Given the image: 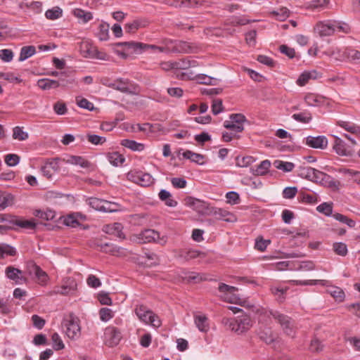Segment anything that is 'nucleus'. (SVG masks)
I'll use <instances>...</instances> for the list:
<instances>
[{
	"mask_svg": "<svg viewBox=\"0 0 360 360\" xmlns=\"http://www.w3.org/2000/svg\"><path fill=\"white\" fill-rule=\"evenodd\" d=\"M222 323L231 330L238 334L246 332L252 325V320L248 315H243L237 319L224 318Z\"/></svg>",
	"mask_w": 360,
	"mask_h": 360,
	"instance_id": "obj_1",
	"label": "nucleus"
},
{
	"mask_svg": "<svg viewBox=\"0 0 360 360\" xmlns=\"http://www.w3.org/2000/svg\"><path fill=\"white\" fill-rule=\"evenodd\" d=\"M264 316H271L281 326L283 332L290 337L295 334V326L290 317L278 311H265Z\"/></svg>",
	"mask_w": 360,
	"mask_h": 360,
	"instance_id": "obj_2",
	"label": "nucleus"
},
{
	"mask_svg": "<svg viewBox=\"0 0 360 360\" xmlns=\"http://www.w3.org/2000/svg\"><path fill=\"white\" fill-rule=\"evenodd\" d=\"M63 327L66 335L70 339H76L80 336L81 328L79 319L70 314L63 321Z\"/></svg>",
	"mask_w": 360,
	"mask_h": 360,
	"instance_id": "obj_3",
	"label": "nucleus"
},
{
	"mask_svg": "<svg viewBox=\"0 0 360 360\" xmlns=\"http://www.w3.org/2000/svg\"><path fill=\"white\" fill-rule=\"evenodd\" d=\"M105 85L124 94L135 95L139 93V86L128 79L120 78Z\"/></svg>",
	"mask_w": 360,
	"mask_h": 360,
	"instance_id": "obj_4",
	"label": "nucleus"
},
{
	"mask_svg": "<svg viewBox=\"0 0 360 360\" xmlns=\"http://www.w3.org/2000/svg\"><path fill=\"white\" fill-rule=\"evenodd\" d=\"M139 243H157L161 245L166 244L167 238L165 236L160 237V233L153 229H146L137 235Z\"/></svg>",
	"mask_w": 360,
	"mask_h": 360,
	"instance_id": "obj_5",
	"label": "nucleus"
},
{
	"mask_svg": "<svg viewBox=\"0 0 360 360\" xmlns=\"http://www.w3.org/2000/svg\"><path fill=\"white\" fill-rule=\"evenodd\" d=\"M8 222L13 227L17 226L22 229H34L36 224L31 220H25L11 214H0V222Z\"/></svg>",
	"mask_w": 360,
	"mask_h": 360,
	"instance_id": "obj_6",
	"label": "nucleus"
},
{
	"mask_svg": "<svg viewBox=\"0 0 360 360\" xmlns=\"http://www.w3.org/2000/svg\"><path fill=\"white\" fill-rule=\"evenodd\" d=\"M230 120L224 122V127L235 132H242L244 130V123L247 122L245 117L240 113L231 114Z\"/></svg>",
	"mask_w": 360,
	"mask_h": 360,
	"instance_id": "obj_7",
	"label": "nucleus"
},
{
	"mask_svg": "<svg viewBox=\"0 0 360 360\" xmlns=\"http://www.w3.org/2000/svg\"><path fill=\"white\" fill-rule=\"evenodd\" d=\"M185 205L201 214L210 215V206L206 202L188 196L184 199Z\"/></svg>",
	"mask_w": 360,
	"mask_h": 360,
	"instance_id": "obj_8",
	"label": "nucleus"
},
{
	"mask_svg": "<svg viewBox=\"0 0 360 360\" xmlns=\"http://www.w3.org/2000/svg\"><path fill=\"white\" fill-rule=\"evenodd\" d=\"M27 271L30 275L34 274L37 282L41 285H46L49 280L48 274L43 271L41 267L33 262H30L27 264Z\"/></svg>",
	"mask_w": 360,
	"mask_h": 360,
	"instance_id": "obj_9",
	"label": "nucleus"
},
{
	"mask_svg": "<svg viewBox=\"0 0 360 360\" xmlns=\"http://www.w3.org/2000/svg\"><path fill=\"white\" fill-rule=\"evenodd\" d=\"M127 179L142 186H148L153 183V176L148 173L141 172H130L127 173Z\"/></svg>",
	"mask_w": 360,
	"mask_h": 360,
	"instance_id": "obj_10",
	"label": "nucleus"
},
{
	"mask_svg": "<svg viewBox=\"0 0 360 360\" xmlns=\"http://www.w3.org/2000/svg\"><path fill=\"white\" fill-rule=\"evenodd\" d=\"M210 215H213L218 220H223L228 222L236 221L234 214L221 208L210 207Z\"/></svg>",
	"mask_w": 360,
	"mask_h": 360,
	"instance_id": "obj_11",
	"label": "nucleus"
},
{
	"mask_svg": "<svg viewBox=\"0 0 360 360\" xmlns=\"http://www.w3.org/2000/svg\"><path fill=\"white\" fill-rule=\"evenodd\" d=\"M333 21H320L316 25L314 30L321 37L330 36L335 33Z\"/></svg>",
	"mask_w": 360,
	"mask_h": 360,
	"instance_id": "obj_12",
	"label": "nucleus"
},
{
	"mask_svg": "<svg viewBox=\"0 0 360 360\" xmlns=\"http://www.w3.org/2000/svg\"><path fill=\"white\" fill-rule=\"evenodd\" d=\"M59 169L58 159L47 160L41 167V172L44 176L51 179L53 174Z\"/></svg>",
	"mask_w": 360,
	"mask_h": 360,
	"instance_id": "obj_13",
	"label": "nucleus"
},
{
	"mask_svg": "<svg viewBox=\"0 0 360 360\" xmlns=\"http://www.w3.org/2000/svg\"><path fill=\"white\" fill-rule=\"evenodd\" d=\"M333 149L340 155L352 156L354 150L349 146H347L344 141L338 136H334Z\"/></svg>",
	"mask_w": 360,
	"mask_h": 360,
	"instance_id": "obj_14",
	"label": "nucleus"
},
{
	"mask_svg": "<svg viewBox=\"0 0 360 360\" xmlns=\"http://www.w3.org/2000/svg\"><path fill=\"white\" fill-rule=\"evenodd\" d=\"M105 335L107 344L110 347H114L118 345L121 340V333L120 330L115 327L106 328Z\"/></svg>",
	"mask_w": 360,
	"mask_h": 360,
	"instance_id": "obj_15",
	"label": "nucleus"
},
{
	"mask_svg": "<svg viewBox=\"0 0 360 360\" xmlns=\"http://www.w3.org/2000/svg\"><path fill=\"white\" fill-rule=\"evenodd\" d=\"M5 273L9 279L14 281L17 284H22L27 281L25 277L21 276L22 271L12 266L6 267Z\"/></svg>",
	"mask_w": 360,
	"mask_h": 360,
	"instance_id": "obj_16",
	"label": "nucleus"
},
{
	"mask_svg": "<svg viewBox=\"0 0 360 360\" xmlns=\"http://www.w3.org/2000/svg\"><path fill=\"white\" fill-rule=\"evenodd\" d=\"M324 173L314 168L307 167L301 169L300 176L312 181H318L319 179H323L322 177Z\"/></svg>",
	"mask_w": 360,
	"mask_h": 360,
	"instance_id": "obj_17",
	"label": "nucleus"
},
{
	"mask_svg": "<svg viewBox=\"0 0 360 360\" xmlns=\"http://www.w3.org/2000/svg\"><path fill=\"white\" fill-rule=\"evenodd\" d=\"M306 144L314 148L324 149L327 147L328 140L324 136H309L306 139Z\"/></svg>",
	"mask_w": 360,
	"mask_h": 360,
	"instance_id": "obj_18",
	"label": "nucleus"
},
{
	"mask_svg": "<svg viewBox=\"0 0 360 360\" xmlns=\"http://www.w3.org/2000/svg\"><path fill=\"white\" fill-rule=\"evenodd\" d=\"M148 25V21L146 18H136L132 20L131 22H127L124 29L127 32L134 33L136 30L146 27Z\"/></svg>",
	"mask_w": 360,
	"mask_h": 360,
	"instance_id": "obj_19",
	"label": "nucleus"
},
{
	"mask_svg": "<svg viewBox=\"0 0 360 360\" xmlns=\"http://www.w3.org/2000/svg\"><path fill=\"white\" fill-rule=\"evenodd\" d=\"M194 323L198 329L202 333H207L210 330V323L207 316L205 314H193Z\"/></svg>",
	"mask_w": 360,
	"mask_h": 360,
	"instance_id": "obj_20",
	"label": "nucleus"
},
{
	"mask_svg": "<svg viewBox=\"0 0 360 360\" xmlns=\"http://www.w3.org/2000/svg\"><path fill=\"white\" fill-rule=\"evenodd\" d=\"M117 46H123L124 50L129 53H141L143 52L144 44L136 41H124L116 44Z\"/></svg>",
	"mask_w": 360,
	"mask_h": 360,
	"instance_id": "obj_21",
	"label": "nucleus"
},
{
	"mask_svg": "<svg viewBox=\"0 0 360 360\" xmlns=\"http://www.w3.org/2000/svg\"><path fill=\"white\" fill-rule=\"evenodd\" d=\"M122 228L120 223H114L105 226L103 230L108 234L115 235L117 238L124 239L125 236L122 232Z\"/></svg>",
	"mask_w": 360,
	"mask_h": 360,
	"instance_id": "obj_22",
	"label": "nucleus"
},
{
	"mask_svg": "<svg viewBox=\"0 0 360 360\" xmlns=\"http://www.w3.org/2000/svg\"><path fill=\"white\" fill-rule=\"evenodd\" d=\"M342 57L343 59H348L354 63L360 64V51L357 50L345 49L342 52Z\"/></svg>",
	"mask_w": 360,
	"mask_h": 360,
	"instance_id": "obj_23",
	"label": "nucleus"
},
{
	"mask_svg": "<svg viewBox=\"0 0 360 360\" xmlns=\"http://www.w3.org/2000/svg\"><path fill=\"white\" fill-rule=\"evenodd\" d=\"M304 101L309 106H319L323 104L324 98L319 95L309 94L305 96Z\"/></svg>",
	"mask_w": 360,
	"mask_h": 360,
	"instance_id": "obj_24",
	"label": "nucleus"
},
{
	"mask_svg": "<svg viewBox=\"0 0 360 360\" xmlns=\"http://www.w3.org/2000/svg\"><path fill=\"white\" fill-rule=\"evenodd\" d=\"M140 320L145 323L150 324L155 328H159L161 326V321L160 318L152 311H150V313H148V315L146 314V316L141 318Z\"/></svg>",
	"mask_w": 360,
	"mask_h": 360,
	"instance_id": "obj_25",
	"label": "nucleus"
},
{
	"mask_svg": "<svg viewBox=\"0 0 360 360\" xmlns=\"http://www.w3.org/2000/svg\"><path fill=\"white\" fill-rule=\"evenodd\" d=\"M169 51L188 53L192 51V48L186 41H176L175 45L170 49Z\"/></svg>",
	"mask_w": 360,
	"mask_h": 360,
	"instance_id": "obj_26",
	"label": "nucleus"
},
{
	"mask_svg": "<svg viewBox=\"0 0 360 360\" xmlns=\"http://www.w3.org/2000/svg\"><path fill=\"white\" fill-rule=\"evenodd\" d=\"M66 162L71 165H79L82 168H87L89 167L90 163L88 160H85L81 156L72 155L70 156Z\"/></svg>",
	"mask_w": 360,
	"mask_h": 360,
	"instance_id": "obj_27",
	"label": "nucleus"
},
{
	"mask_svg": "<svg viewBox=\"0 0 360 360\" xmlns=\"http://www.w3.org/2000/svg\"><path fill=\"white\" fill-rule=\"evenodd\" d=\"M38 86L43 90L56 89L58 87L56 80L47 78L40 79L37 82Z\"/></svg>",
	"mask_w": 360,
	"mask_h": 360,
	"instance_id": "obj_28",
	"label": "nucleus"
},
{
	"mask_svg": "<svg viewBox=\"0 0 360 360\" xmlns=\"http://www.w3.org/2000/svg\"><path fill=\"white\" fill-rule=\"evenodd\" d=\"M121 145L133 151H142L144 149L143 143H138L134 140L123 139L121 141Z\"/></svg>",
	"mask_w": 360,
	"mask_h": 360,
	"instance_id": "obj_29",
	"label": "nucleus"
},
{
	"mask_svg": "<svg viewBox=\"0 0 360 360\" xmlns=\"http://www.w3.org/2000/svg\"><path fill=\"white\" fill-rule=\"evenodd\" d=\"M270 15L278 20L284 21L289 17L290 11L285 7H282L277 11L270 12Z\"/></svg>",
	"mask_w": 360,
	"mask_h": 360,
	"instance_id": "obj_30",
	"label": "nucleus"
},
{
	"mask_svg": "<svg viewBox=\"0 0 360 360\" xmlns=\"http://www.w3.org/2000/svg\"><path fill=\"white\" fill-rule=\"evenodd\" d=\"M183 156L186 159L191 160L192 162L202 165L203 163L202 160L204 159V155L193 153L191 150H186L183 153Z\"/></svg>",
	"mask_w": 360,
	"mask_h": 360,
	"instance_id": "obj_31",
	"label": "nucleus"
},
{
	"mask_svg": "<svg viewBox=\"0 0 360 360\" xmlns=\"http://www.w3.org/2000/svg\"><path fill=\"white\" fill-rule=\"evenodd\" d=\"M323 179L322 181H325L327 186L332 189L333 191H338L341 186V183L340 181L336 180L331 177L329 175H327L324 173V175L322 176Z\"/></svg>",
	"mask_w": 360,
	"mask_h": 360,
	"instance_id": "obj_32",
	"label": "nucleus"
},
{
	"mask_svg": "<svg viewBox=\"0 0 360 360\" xmlns=\"http://www.w3.org/2000/svg\"><path fill=\"white\" fill-rule=\"evenodd\" d=\"M195 79L199 84L208 85H216L218 82V79L210 77L205 74H199L196 75Z\"/></svg>",
	"mask_w": 360,
	"mask_h": 360,
	"instance_id": "obj_33",
	"label": "nucleus"
},
{
	"mask_svg": "<svg viewBox=\"0 0 360 360\" xmlns=\"http://www.w3.org/2000/svg\"><path fill=\"white\" fill-rule=\"evenodd\" d=\"M36 53V49L34 46H26L21 49L19 60L23 61L32 56Z\"/></svg>",
	"mask_w": 360,
	"mask_h": 360,
	"instance_id": "obj_34",
	"label": "nucleus"
},
{
	"mask_svg": "<svg viewBox=\"0 0 360 360\" xmlns=\"http://www.w3.org/2000/svg\"><path fill=\"white\" fill-rule=\"evenodd\" d=\"M338 125L352 134H360V127L354 124L346 121H339Z\"/></svg>",
	"mask_w": 360,
	"mask_h": 360,
	"instance_id": "obj_35",
	"label": "nucleus"
},
{
	"mask_svg": "<svg viewBox=\"0 0 360 360\" xmlns=\"http://www.w3.org/2000/svg\"><path fill=\"white\" fill-rule=\"evenodd\" d=\"M271 166V162L268 160H263L260 162V164L257 166V167L253 171V174L255 175H264L266 174L269 169Z\"/></svg>",
	"mask_w": 360,
	"mask_h": 360,
	"instance_id": "obj_36",
	"label": "nucleus"
},
{
	"mask_svg": "<svg viewBox=\"0 0 360 360\" xmlns=\"http://www.w3.org/2000/svg\"><path fill=\"white\" fill-rule=\"evenodd\" d=\"M316 78V72H304L297 79V84L300 86L305 85L310 79Z\"/></svg>",
	"mask_w": 360,
	"mask_h": 360,
	"instance_id": "obj_37",
	"label": "nucleus"
},
{
	"mask_svg": "<svg viewBox=\"0 0 360 360\" xmlns=\"http://www.w3.org/2000/svg\"><path fill=\"white\" fill-rule=\"evenodd\" d=\"M101 247L102 251L110 253L112 255H120L123 252L122 248L115 246L112 244L105 243L103 245H101Z\"/></svg>",
	"mask_w": 360,
	"mask_h": 360,
	"instance_id": "obj_38",
	"label": "nucleus"
},
{
	"mask_svg": "<svg viewBox=\"0 0 360 360\" xmlns=\"http://www.w3.org/2000/svg\"><path fill=\"white\" fill-rule=\"evenodd\" d=\"M108 159L110 164L114 166H119L124 161V158L117 152L110 153L108 154Z\"/></svg>",
	"mask_w": 360,
	"mask_h": 360,
	"instance_id": "obj_39",
	"label": "nucleus"
},
{
	"mask_svg": "<svg viewBox=\"0 0 360 360\" xmlns=\"http://www.w3.org/2000/svg\"><path fill=\"white\" fill-rule=\"evenodd\" d=\"M274 165L276 169L286 172H291L295 167V165L292 162H284L282 160L274 161Z\"/></svg>",
	"mask_w": 360,
	"mask_h": 360,
	"instance_id": "obj_40",
	"label": "nucleus"
},
{
	"mask_svg": "<svg viewBox=\"0 0 360 360\" xmlns=\"http://www.w3.org/2000/svg\"><path fill=\"white\" fill-rule=\"evenodd\" d=\"M73 14L76 18L82 19L83 22H87L93 18L91 13L86 12L80 8L75 9L73 11Z\"/></svg>",
	"mask_w": 360,
	"mask_h": 360,
	"instance_id": "obj_41",
	"label": "nucleus"
},
{
	"mask_svg": "<svg viewBox=\"0 0 360 360\" xmlns=\"http://www.w3.org/2000/svg\"><path fill=\"white\" fill-rule=\"evenodd\" d=\"M99 30L97 36L101 41H106L109 37V25L108 23H101L98 27Z\"/></svg>",
	"mask_w": 360,
	"mask_h": 360,
	"instance_id": "obj_42",
	"label": "nucleus"
},
{
	"mask_svg": "<svg viewBox=\"0 0 360 360\" xmlns=\"http://www.w3.org/2000/svg\"><path fill=\"white\" fill-rule=\"evenodd\" d=\"M5 255L14 256L16 255V250L10 245L6 243H0V257L3 258Z\"/></svg>",
	"mask_w": 360,
	"mask_h": 360,
	"instance_id": "obj_43",
	"label": "nucleus"
},
{
	"mask_svg": "<svg viewBox=\"0 0 360 360\" xmlns=\"http://www.w3.org/2000/svg\"><path fill=\"white\" fill-rule=\"evenodd\" d=\"M76 102L78 106L81 108L86 109L89 111H93L95 108L94 103L84 98L77 96L76 98Z\"/></svg>",
	"mask_w": 360,
	"mask_h": 360,
	"instance_id": "obj_44",
	"label": "nucleus"
},
{
	"mask_svg": "<svg viewBox=\"0 0 360 360\" xmlns=\"http://www.w3.org/2000/svg\"><path fill=\"white\" fill-rule=\"evenodd\" d=\"M63 11L60 8L56 6L46 11L45 15L49 20H56L61 17Z\"/></svg>",
	"mask_w": 360,
	"mask_h": 360,
	"instance_id": "obj_45",
	"label": "nucleus"
},
{
	"mask_svg": "<svg viewBox=\"0 0 360 360\" xmlns=\"http://www.w3.org/2000/svg\"><path fill=\"white\" fill-rule=\"evenodd\" d=\"M175 70H187L193 65V61H191L186 58L179 59L178 60L174 61Z\"/></svg>",
	"mask_w": 360,
	"mask_h": 360,
	"instance_id": "obj_46",
	"label": "nucleus"
},
{
	"mask_svg": "<svg viewBox=\"0 0 360 360\" xmlns=\"http://www.w3.org/2000/svg\"><path fill=\"white\" fill-rule=\"evenodd\" d=\"M291 282L295 283L296 285H326L328 283V281L326 280H307V281H291Z\"/></svg>",
	"mask_w": 360,
	"mask_h": 360,
	"instance_id": "obj_47",
	"label": "nucleus"
},
{
	"mask_svg": "<svg viewBox=\"0 0 360 360\" xmlns=\"http://www.w3.org/2000/svg\"><path fill=\"white\" fill-rule=\"evenodd\" d=\"M330 295L335 299L336 301L342 302L345 298V292L338 287H333L328 290Z\"/></svg>",
	"mask_w": 360,
	"mask_h": 360,
	"instance_id": "obj_48",
	"label": "nucleus"
},
{
	"mask_svg": "<svg viewBox=\"0 0 360 360\" xmlns=\"http://www.w3.org/2000/svg\"><path fill=\"white\" fill-rule=\"evenodd\" d=\"M13 138L19 141H25L28 138V134L22 127H15L13 129Z\"/></svg>",
	"mask_w": 360,
	"mask_h": 360,
	"instance_id": "obj_49",
	"label": "nucleus"
},
{
	"mask_svg": "<svg viewBox=\"0 0 360 360\" xmlns=\"http://www.w3.org/2000/svg\"><path fill=\"white\" fill-rule=\"evenodd\" d=\"M333 27L335 28V32H342L345 34H347L350 32V27L348 24L343 22H339V21H333Z\"/></svg>",
	"mask_w": 360,
	"mask_h": 360,
	"instance_id": "obj_50",
	"label": "nucleus"
},
{
	"mask_svg": "<svg viewBox=\"0 0 360 360\" xmlns=\"http://www.w3.org/2000/svg\"><path fill=\"white\" fill-rule=\"evenodd\" d=\"M334 252L340 256H345L347 254V248L344 243H335L333 245Z\"/></svg>",
	"mask_w": 360,
	"mask_h": 360,
	"instance_id": "obj_51",
	"label": "nucleus"
},
{
	"mask_svg": "<svg viewBox=\"0 0 360 360\" xmlns=\"http://www.w3.org/2000/svg\"><path fill=\"white\" fill-rule=\"evenodd\" d=\"M224 111V106L222 100L219 98H214L212 101V112L214 115H218Z\"/></svg>",
	"mask_w": 360,
	"mask_h": 360,
	"instance_id": "obj_52",
	"label": "nucleus"
},
{
	"mask_svg": "<svg viewBox=\"0 0 360 360\" xmlns=\"http://www.w3.org/2000/svg\"><path fill=\"white\" fill-rule=\"evenodd\" d=\"M86 138L87 140L94 145H102L106 141L105 137L96 134H88Z\"/></svg>",
	"mask_w": 360,
	"mask_h": 360,
	"instance_id": "obj_53",
	"label": "nucleus"
},
{
	"mask_svg": "<svg viewBox=\"0 0 360 360\" xmlns=\"http://www.w3.org/2000/svg\"><path fill=\"white\" fill-rule=\"evenodd\" d=\"M292 118L302 123H308L311 120V116L309 112H301L298 114H293Z\"/></svg>",
	"mask_w": 360,
	"mask_h": 360,
	"instance_id": "obj_54",
	"label": "nucleus"
},
{
	"mask_svg": "<svg viewBox=\"0 0 360 360\" xmlns=\"http://www.w3.org/2000/svg\"><path fill=\"white\" fill-rule=\"evenodd\" d=\"M316 210L318 212L326 214V216H330L333 212V207L331 204L323 202L319 205Z\"/></svg>",
	"mask_w": 360,
	"mask_h": 360,
	"instance_id": "obj_55",
	"label": "nucleus"
},
{
	"mask_svg": "<svg viewBox=\"0 0 360 360\" xmlns=\"http://www.w3.org/2000/svg\"><path fill=\"white\" fill-rule=\"evenodd\" d=\"M20 162V157L16 154H8L5 156V162L10 167L17 165Z\"/></svg>",
	"mask_w": 360,
	"mask_h": 360,
	"instance_id": "obj_56",
	"label": "nucleus"
},
{
	"mask_svg": "<svg viewBox=\"0 0 360 360\" xmlns=\"http://www.w3.org/2000/svg\"><path fill=\"white\" fill-rule=\"evenodd\" d=\"M226 198L227 202L231 205H237L240 202V197L238 193L235 191H229L226 193Z\"/></svg>",
	"mask_w": 360,
	"mask_h": 360,
	"instance_id": "obj_57",
	"label": "nucleus"
},
{
	"mask_svg": "<svg viewBox=\"0 0 360 360\" xmlns=\"http://www.w3.org/2000/svg\"><path fill=\"white\" fill-rule=\"evenodd\" d=\"M323 349V345L321 343L320 340L316 338L313 339L311 341L309 345V349L313 352L319 353L321 352Z\"/></svg>",
	"mask_w": 360,
	"mask_h": 360,
	"instance_id": "obj_58",
	"label": "nucleus"
},
{
	"mask_svg": "<svg viewBox=\"0 0 360 360\" xmlns=\"http://www.w3.org/2000/svg\"><path fill=\"white\" fill-rule=\"evenodd\" d=\"M51 339L53 341V348L56 350H59L64 348V344L60 335L57 333H54L52 335Z\"/></svg>",
	"mask_w": 360,
	"mask_h": 360,
	"instance_id": "obj_59",
	"label": "nucleus"
},
{
	"mask_svg": "<svg viewBox=\"0 0 360 360\" xmlns=\"http://www.w3.org/2000/svg\"><path fill=\"white\" fill-rule=\"evenodd\" d=\"M0 79H4L11 82H15L16 83H20L22 81L20 78L15 76L14 74L11 72H0Z\"/></svg>",
	"mask_w": 360,
	"mask_h": 360,
	"instance_id": "obj_60",
	"label": "nucleus"
},
{
	"mask_svg": "<svg viewBox=\"0 0 360 360\" xmlns=\"http://www.w3.org/2000/svg\"><path fill=\"white\" fill-rule=\"evenodd\" d=\"M99 315L103 321H108L112 318L113 312L109 308H102L99 311Z\"/></svg>",
	"mask_w": 360,
	"mask_h": 360,
	"instance_id": "obj_61",
	"label": "nucleus"
},
{
	"mask_svg": "<svg viewBox=\"0 0 360 360\" xmlns=\"http://www.w3.org/2000/svg\"><path fill=\"white\" fill-rule=\"evenodd\" d=\"M218 290L220 292L224 293V294H233L234 292L238 290V288L234 286H231L229 285H226L225 283H220Z\"/></svg>",
	"mask_w": 360,
	"mask_h": 360,
	"instance_id": "obj_62",
	"label": "nucleus"
},
{
	"mask_svg": "<svg viewBox=\"0 0 360 360\" xmlns=\"http://www.w3.org/2000/svg\"><path fill=\"white\" fill-rule=\"evenodd\" d=\"M255 162V159L252 156L243 157L241 159L237 158V166L239 167H248Z\"/></svg>",
	"mask_w": 360,
	"mask_h": 360,
	"instance_id": "obj_63",
	"label": "nucleus"
},
{
	"mask_svg": "<svg viewBox=\"0 0 360 360\" xmlns=\"http://www.w3.org/2000/svg\"><path fill=\"white\" fill-rule=\"evenodd\" d=\"M297 193L296 187H286L283 191V196L284 198L291 199L293 198Z\"/></svg>",
	"mask_w": 360,
	"mask_h": 360,
	"instance_id": "obj_64",
	"label": "nucleus"
}]
</instances>
